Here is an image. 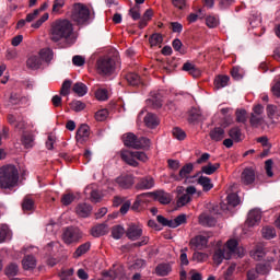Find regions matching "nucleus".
<instances>
[{"instance_id":"1","label":"nucleus","mask_w":280,"mask_h":280,"mask_svg":"<svg viewBox=\"0 0 280 280\" xmlns=\"http://www.w3.org/2000/svg\"><path fill=\"white\" fill-rule=\"evenodd\" d=\"M49 38L52 43L66 40L68 45H73L75 43V33L73 32L71 20L59 19L54 21L50 25Z\"/></svg>"},{"instance_id":"2","label":"nucleus","mask_w":280,"mask_h":280,"mask_svg":"<svg viewBox=\"0 0 280 280\" xmlns=\"http://www.w3.org/2000/svg\"><path fill=\"white\" fill-rule=\"evenodd\" d=\"M19 185V168L12 164L0 167V189H14Z\"/></svg>"},{"instance_id":"3","label":"nucleus","mask_w":280,"mask_h":280,"mask_svg":"<svg viewBox=\"0 0 280 280\" xmlns=\"http://www.w3.org/2000/svg\"><path fill=\"white\" fill-rule=\"evenodd\" d=\"M70 19L77 25H89L91 23V10L84 3H73L70 9Z\"/></svg>"},{"instance_id":"4","label":"nucleus","mask_w":280,"mask_h":280,"mask_svg":"<svg viewBox=\"0 0 280 280\" xmlns=\"http://www.w3.org/2000/svg\"><path fill=\"white\" fill-rule=\"evenodd\" d=\"M249 124L252 128H269L270 125L266 122L264 118V105L258 104L253 107V112L249 117Z\"/></svg>"},{"instance_id":"5","label":"nucleus","mask_w":280,"mask_h":280,"mask_svg":"<svg viewBox=\"0 0 280 280\" xmlns=\"http://www.w3.org/2000/svg\"><path fill=\"white\" fill-rule=\"evenodd\" d=\"M196 188L195 186H188L186 189L183 186H178L176 188V192H177V200H176V205L177 207H185L187 205H189V202L191 201V197L194 196V194H196Z\"/></svg>"},{"instance_id":"6","label":"nucleus","mask_w":280,"mask_h":280,"mask_svg":"<svg viewBox=\"0 0 280 280\" xmlns=\"http://www.w3.org/2000/svg\"><path fill=\"white\" fill-rule=\"evenodd\" d=\"M96 69L100 75H113L115 73V60L109 57H102L96 61Z\"/></svg>"},{"instance_id":"7","label":"nucleus","mask_w":280,"mask_h":280,"mask_svg":"<svg viewBox=\"0 0 280 280\" xmlns=\"http://www.w3.org/2000/svg\"><path fill=\"white\" fill-rule=\"evenodd\" d=\"M277 261V250H271L262 264L256 266L258 275H268L272 270V264Z\"/></svg>"},{"instance_id":"8","label":"nucleus","mask_w":280,"mask_h":280,"mask_svg":"<svg viewBox=\"0 0 280 280\" xmlns=\"http://www.w3.org/2000/svg\"><path fill=\"white\" fill-rule=\"evenodd\" d=\"M272 250H277L275 248H266L264 245L258 244L256 245L250 252L249 256L252 259H255V261H261L262 259H268V256Z\"/></svg>"},{"instance_id":"9","label":"nucleus","mask_w":280,"mask_h":280,"mask_svg":"<svg viewBox=\"0 0 280 280\" xmlns=\"http://www.w3.org/2000/svg\"><path fill=\"white\" fill-rule=\"evenodd\" d=\"M82 238V232L78 228H67L63 231L62 240L65 244H73V242H79Z\"/></svg>"},{"instance_id":"10","label":"nucleus","mask_w":280,"mask_h":280,"mask_svg":"<svg viewBox=\"0 0 280 280\" xmlns=\"http://www.w3.org/2000/svg\"><path fill=\"white\" fill-rule=\"evenodd\" d=\"M126 237L131 242H137L143 237V226L136 223H130L126 230Z\"/></svg>"},{"instance_id":"11","label":"nucleus","mask_w":280,"mask_h":280,"mask_svg":"<svg viewBox=\"0 0 280 280\" xmlns=\"http://www.w3.org/2000/svg\"><path fill=\"white\" fill-rule=\"evenodd\" d=\"M211 233L207 232L201 235H197L192 237L189 242L190 246H195L198 250H202L207 248V245L209 244V238L211 237Z\"/></svg>"},{"instance_id":"12","label":"nucleus","mask_w":280,"mask_h":280,"mask_svg":"<svg viewBox=\"0 0 280 280\" xmlns=\"http://www.w3.org/2000/svg\"><path fill=\"white\" fill-rule=\"evenodd\" d=\"M9 101L12 106H20V108H27L30 106V98L19 93H11Z\"/></svg>"},{"instance_id":"13","label":"nucleus","mask_w":280,"mask_h":280,"mask_svg":"<svg viewBox=\"0 0 280 280\" xmlns=\"http://www.w3.org/2000/svg\"><path fill=\"white\" fill-rule=\"evenodd\" d=\"M89 137H91V128L89 125H81L75 135L77 143H86V141H89Z\"/></svg>"},{"instance_id":"14","label":"nucleus","mask_w":280,"mask_h":280,"mask_svg":"<svg viewBox=\"0 0 280 280\" xmlns=\"http://www.w3.org/2000/svg\"><path fill=\"white\" fill-rule=\"evenodd\" d=\"M105 277H109L112 280L126 279V269H124L122 265H114L113 268L105 273Z\"/></svg>"},{"instance_id":"15","label":"nucleus","mask_w":280,"mask_h":280,"mask_svg":"<svg viewBox=\"0 0 280 280\" xmlns=\"http://www.w3.org/2000/svg\"><path fill=\"white\" fill-rule=\"evenodd\" d=\"M261 222V210L253 209L249 211L246 224L247 226H257Z\"/></svg>"},{"instance_id":"16","label":"nucleus","mask_w":280,"mask_h":280,"mask_svg":"<svg viewBox=\"0 0 280 280\" xmlns=\"http://www.w3.org/2000/svg\"><path fill=\"white\" fill-rule=\"evenodd\" d=\"M26 67L31 71H38L43 67V59L40 56L32 55L26 60Z\"/></svg>"},{"instance_id":"17","label":"nucleus","mask_w":280,"mask_h":280,"mask_svg":"<svg viewBox=\"0 0 280 280\" xmlns=\"http://www.w3.org/2000/svg\"><path fill=\"white\" fill-rule=\"evenodd\" d=\"M150 194V196H154L155 200H158V202L161 205H170V202H172V195H170V192L164 190H156Z\"/></svg>"},{"instance_id":"18","label":"nucleus","mask_w":280,"mask_h":280,"mask_svg":"<svg viewBox=\"0 0 280 280\" xmlns=\"http://www.w3.org/2000/svg\"><path fill=\"white\" fill-rule=\"evenodd\" d=\"M118 184V187L120 189H130L135 185V179L132 176L126 175V176H119L115 180Z\"/></svg>"},{"instance_id":"19","label":"nucleus","mask_w":280,"mask_h":280,"mask_svg":"<svg viewBox=\"0 0 280 280\" xmlns=\"http://www.w3.org/2000/svg\"><path fill=\"white\" fill-rule=\"evenodd\" d=\"M241 183L243 185H253L255 183V171L253 168H245L241 175Z\"/></svg>"},{"instance_id":"20","label":"nucleus","mask_w":280,"mask_h":280,"mask_svg":"<svg viewBox=\"0 0 280 280\" xmlns=\"http://www.w3.org/2000/svg\"><path fill=\"white\" fill-rule=\"evenodd\" d=\"M93 211V207L89 203H79L75 208V213L79 218H89L91 212Z\"/></svg>"},{"instance_id":"21","label":"nucleus","mask_w":280,"mask_h":280,"mask_svg":"<svg viewBox=\"0 0 280 280\" xmlns=\"http://www.w3.org/2000/svg\"><path fill=\"white\" fill-rule=\"evenodd\" d=\"M91 235L93 237H102L108 235V225L106 223H101L91 229Z\"/></svg>"},{"instance_id":"22","label":"nucleus","mask_w":280,"mask_h":280,"mask_svg":"<svg viewBox=\"0 0 280 280\" xmlns=\"http://www.w3.org/2000/svg\"><path fill=\"white\" fill-rule=\"evenodd\" d=\"M154 187V178L152 176H145L140 178L139 183L136 185V189H152Z\"/></svg>"},{"instance_id":"23","label":"nucleus","mask_w":280,"mask_h":280,"mask_svg":"<svg viewBox=\"0 0 280 280\" xmlns=\"http://www.w3.org/2000/svg\"><path fill=\"white\" fill-rule=\"evenodd\" d=\"M209 137L212 141H222L226 137V131L222 127H214L210 130Z\"/></svg>"},{"instance_id":"24","label":"nucleus","mask_w":280,"mask_h":280,"mask_svg":"<svg viewBox=\"0 0 280 280\" xmlns=\"http://www.w3.org/2000/svg\"><path fill=\"white\" fill-rule=\"evenodd\" d=\"M224 259H231V255L226 253V248H218L213 254V261L217 266H220Z\"/></svg>"},{"instance_id":"25","label":"nucleus","mask_w":280,"mask_h":280,"mask_svg":"<svg viewBox=\"0 0 280 280\" xmlns=\"http://www.w3.org/2000/svg\"><path fill=\"white\" fill-rule=\"evenodd\" d=\"M122 161L127 163V165H131V167H138L139 162H137V158H135V152L132 151H125L120 154Z\"/></svg>"},{"instance_id":"26","label":"nucleus","mask_w":280,"mask_h":280,"mask_svg":"<svg viewBox=\"0 0 280 280\" xmlns=\"http://www.w3.org/2000/svg\"><path fill=\"white\" fill-rule=\"evenodd\" d=\"M36 257L34 255H26L22 259L23 270H34L36 268Z\"/></svg>"},{"instance_id":"27","label":"nucleus","mask_w":280,"mask_h":280,"mask_svg":"<svg viewBox=\"0 0 280 280\" xmlns=\"http://www.w3.org/2000/svg\"><path fill=\"white\" fill-rule=\"evenodd\" d=\"M228 135L234 140V143H241V141H244V133L240 127H232Z\"/></svg>"},{"instance_id":"28","label":"nucleus","mask_w":280,"mask_h":280,"mask_svg":"<svg viewBox=\"0 0 280 280\" xmlns=\"http://www.w3.org/2000/svg\"><path fill=\"white\" fill-rule=\"evenodd\" d=\"M170 272H172V264L170 262L159 264L155 268V273L158 277H167Z\"/></svg>"},{"instance_id":"29","label":"nucleus","mask_w":280,"mask_h":280,"mask_svg":"<svg viewBox=\"0 0 280 280\" xmlns=\"http://www.w3.org/2000/svg\"><path fill=\"white\" fill-rule=\"evenodd\" d=\"M217 223L218 220L210 214L202 213L199 215V224H201V226H215Z\"/></svg>"},{"instance_id":"30","label":"nucleus","mask_w":280,"mask_h":280,"mask_svg":"<svg viewBox=\"0 0 280 280\" xmlns=\"http://www.w3.org/2000/svg\"><path fill=\"white\" fill-rule=\"evenodd\" d=\"M148 103L152 108H161L163 106V96L160 93H151V97L148 100Z\"/></svg>"},{"instance_id":"31","label":"nucleus","mask_w":280,"mask_h":280,"mask_svg":"<svg viewBox=\"0 0 280 280\" xmlns=\"http://www.w3.org/2000/svg\"><path fill=\"white\" fill-rule=\"evenodd\" d=\"M122 141H124V144L126 145V148H133V150H136V148L138 147L137 136L132 132L124 135Z\"/></svg>"},{"instance_id":"32","label":"nucleus","mask_w":280,"mask_h":280,"mask_svg":"<svg viewBox=\"0 0 280 280\" xmlns=\"http://www.w3.org/2000/svg\"><path fill=\"white\" fill-rule=\"evenodd\" d=\"M237 246H240V243L237 242V240L231 238L226 242L223 248H225L226 254L230 255V257H233V255L237 253Z\"/></svg>"},{"instance_id":"33","label":"nucleus","mask_w":280,"mask_h":280,"mask_svg":"<svg viewBox=\"0 0 280 280\" xmlns=\"http://www.w3.org/2000/svg\"><path fill=\"white\" fill-rule=\"evenodd\" d=\"M144 124L147 128L154 129L160 124L159 117L152 113H148L144 117Z\"/></svg>"},{"instance_id":"34","label":"nucleus","mask_w":280,"mask_h":280,"mask_svg":"<svg viewBox=\"0 0 280 280\" xmlns=\"http://www.w3.org/2000/svg\"><path fill=\"white\" fill-rule=\"evenodd\" d=\"M183 71H187L189 75H192V78H200V69H198L194 63L186 62L183 65Z\"/></svg>"},{"instance_id":"35","label":"nucleus","mask_w":280,"mask_h":280,"mask_svg":"<svg viewBox=\"0 0 280 280\" xmlns=\"http://www.w3.org/2000/svg\"><path fill=\"white\" fill-rule=\"evenodd\" d=\"M72 91L78 95V97H84V95L89 93V88L82 82H77L74 83Z\"/></svg>"},{"instance_id":"36","label":"nucleus","mask_w":280,"mask_h":280,"mask_svg":"<svg viewBox=\"0 0 280 280\" xmlns=\"http://www.w3.org/2000/svg\"><path fill=\"white\" fill-rule=\"evenodd\" d=\"M231 78L229 75H218L214 79V89L220 90L224 89L225 86H229Z\"/></svg>"},{"instance_id":"37","label":"nucleus","mask_w":280,"mask_h":280,"mask_svg":"<svg viewBox=\"0 0 280 280\" xmlns=\"http://www.w3.org/2000/svg\"><path fill=\"white\" fill-rule=\"evenodd\" d=\"M198 185L202 186V190L203 191H211V189L213 188V183L211 182V179L207 176H199V178L197 179Z\"/></svg>"},{"instance_id":"38","label":"nucleus","mask_w":280,"mask_h":280,"mask_svg":"<svg viewBox=\"0 0 280 280\" xmlns=\"http://www.w3.org/2000/svg\"><path fill=\"white\" fill-rule=\"evenodd\" d=\"M220 170V163H208L207 165L201 167V174H206L207 176H211V174H215Z\"/></svg>"},{"instance_id":"39","label":"nucleus","mask_w":280,"mask_h":280,"mask_svg":"<svg viewBox=\"0 0 280 280\" xmlns=\"http://www.w3.org/2000/svg\"><path fill=\"white\" fill-rule=\"evenodd\" d=\"M89 250H91V243L86 242L82 245H80L75 252L73 253V258L78 259L80 257H82V255H86V253H89Z\"/></svg>"},{"instance_id":"40","label":"nucleus","mask_w":280,"mask_h":280,"mask_svg":"<svg viewBox=\"0 0 280 280\" xmlns=\"http://www.w3.org/2000/svg\"><path fill=\"white\" fill-rule=\"evenodd\" d=\"M126 80L130 86H139L141 84V77L135 72L127 73Z\"/></svg>"},{"instance_id":"41","label":"nucleus","mask_w":280,"mask_h":280,"mask_svg":"<svg viewBox=\"0 0 280 280\" xmlns=\"http://www.w3.org/2000/svg\"><path fill=\"white\" fill-rule=\"evenodd\" d=\"M194 172V164L188 163L184 165L179 171V178L177 180H183V178H189V174Z\"/></svg>"},{"instance_id":"42","label":"nucleus","mask_w":280,"mask_h":280,"mask_svg":"<svg viewBox=\"0 0 280 280\" xmlns=\"http://www.w3.org/2000/svg\"><path fill=\"white\" fill-rule=\"evenodd\" d=\"M22 210L24 212L34 211V199L30 195L25 196L22 201Z\"/></svg>"},{"instance_id":"43","label":"nucleus","mask_w":280,"mask_h":280,"mask_svg":"<svg viewBox=\"0 0 280 280\" xmlns=\"http://www.w3.org/2000/svg\"><path fill=\"white\" fill-rule=\"evenodd\" d=\"M126 235V229L121 225H115L112 228V237L114 240H121Z\"/></svg>"},{"instance_id":"44","label":"nucleus","mask_w":280,"mask_h":280,"mask_svg":"<svg viewBox=\"0 0 280 280\" xmlns=\"http://www.w3.org/2000/svg\"><path fill=\"white\" fill-rule=\"evenodd\" d=\"M136 150H148L151 145L150 139L145 137L137 138L136 140Z\"/></svg>"},{"instance_id":"45","label":"nucleus","mask_w":280,"mask_h":280,"mask_svg":"<svg viewBox=\"0 0 280 280\" xmlns=\"http://www.w3.org/2000/svg\"><path fill=\"white\" fill-rule=\"evenodd\" d=\"M4 275L7 277H16L19 275V265L15 262L9 264L4 269Z\"/></svg>"},{"instance_id":"46","label":"nucleus","mask_w":280,"mask_h":280,"mask_svg":"<svg viewBox=\"0 0 280 280\" xmlns=\"http://www.w3.org/2000/svg\"><path fill=\"white\" fill-rule=\"evenodd\" d=\"M187 223V214H179L175 219L171 220V229H177L180 224Z\"/></svg>"},{"instance_id":"47","label":"nucleus","mask_w":280,"mask_h":280,"mask_svg":"<svg viewBox=\"0 0 280 280\" xmlns=\"http://www.w3.org/2000/svg\"><path fill=\"white\" fill-rule=\"evenodd\" d=\"M22 144L24 145V148L30 149V148H34V135L32 133H24L22 136Z\"/></svg>"},{"instance_id":"48","label":"nucleus","mask_w":280,"mask_h":280,"mask_svg":"<svg viewBox=\"0 0 280 280\" xmlns=\"http://www.w3.org/2000/svg\"><path fill=\"white\" fill-rule=\"evenodd\" d=\"M150 196H151L150 192H143V194L138 195L131 209L133 211H137V209H139V206L141 205V202H145V198H150Z\"/></svg>"},{"instance_id":"49","label":"nucleus","mask_w":280,"mask_h":280,"mask_svg":"<svg viewBox=\"0 0 280 280\" xmlns=\"http://www.w3.org/2000/svg\"><path fill=\"white\" fill-rule=\"evenodd\" d=\"M7 240H12V232L10 228L4 225L0 229V244H3Z\"/></svg>"},{"instance_id":"50","label":"nucleus","mask_w":280,"mask_h":280,"mask_svg":"<svg viewBox=\"0 0 280 280\" xmlns=\"http://www.w3.org/2000/svg\"><path fill=\"white\" fill-rule=\"evenodd\" d=\"M149 43L151 47H158V45H161L163 43V35L161 33H154L150 36Z\"/></svg>"},{"instance_id":"51","label":"nucleus","mask_w":280,"mask_h":280,"mask_svg":"<svg viewBox=\"0 0 280 280\" xmlns=\"http://www.w3.org/2000/svg\"><path fill=\"white\" fill-rule=\"evenodd\" d=\"M261 233H262V237H265V240H272V237L277 236V232L275 231V228H272V226L262 228Z\"/></svg>"},{"instance_id":"52","label":"nucleus","mask_w":280,"mask_h":280,"mask_svg":"<svg viewBox=\"0 0 280 280\" xmlns=\"http://www.w3.org/2000/svg\"><path fill=\"white\" fill-rule=\"evenodd\" d=\"M209 259V255L202 252H195L192 254V261H197V264H205Z\"/></svg>"},{"instance_id":"53","label":"nucleus","mask_w":280,"mask_h":280,"mask_svg":"<svg viewBox=\"0 0 280 280\" xmlns=\"http://www.w3.org/2000/svg\"><path fill=\"white\" fill-rule=\"evenodd\" d=\"M172 135L175 139H177V141H185V139H187V133H185V130L178 127L173 128Z\"/></svg>"},{"instance_id":"54","label":"nucleus","mask_w":280,"mask_h":280,"mask_svg":"<svg viewBox=\"0 0 280 280\" xmlns=\"http://www.w3.org/2000/svg\"><path fill=\"white\" fill-rule=\"evenodd\" d=\"M39 54H40L39 58L45 60V62H51V60H54V50L49 48L40 50Z\"/></svg>"},{"instance_id":"55","label":"nucleus","mask_w":280,"mask_h":280,"mask_svg":"<svg viewBox=\"0 0 280 280\" xmlns=\"http://www.w3.org/2000/svg\"><path fill=\"white\" fill-rule=\"evenodd\" d=\"M74 200H75V195H73L71 192L65 194L61 197V203L65 207H69V205H71Z\"/></svg>"},{"instance_id":"56","label":"nucleus","mask_w":280,"mask_h":280,"mask_svg":"<svg viewBox=\"0 0 280 280\" xmlns=\"http://www.w3.org/2000/svg\"><path fill=\"white\" fill-rule=\"evenodd\" d=\"M70 108L75 113H80L81 110H84V108H86V104L81 101H73L70 103Z\"/></svg>"},{"instance_id":"57","label":"nucleus","mask_w":280,"mask_h":280,"mask_svg":"<svg viewBox=\"0 0 280 280\" xmlns=\"http://www.w3.org/2000/svg\"><path fill=\"white\" fill-rule=\"evenodd\" d=\"M226 200L230 207H237L240 205V197L235 192L228 195Z\"/></svg>"},{"instance_id":"58","label":"nucleus","mask_w":280,"mask_h":280,"mask_svg":"<svg viewBox=\"0 0 280 280\" xmlns=\"http://www.w3.org/2000/svg\"><path fill=\"white\" fill-rule=\"evenodd\" d=\"M95 97L100 102H106V100H108V90H106V89H98L95 92Z\"/></svg>"},{"instance_id":"59","label":"nucleus","mask_w":280,"mask_h":280,"mask_svg":"<svg viewBox=\"0 0 280 280\" xmlns=\"http://www.w3.org/2000/svg\"><path fill=\"white\" fill-rule=\"evenodd\" d=\"M206 25L210 28L218 27V25H220V19L215 15H210L206 19Z\"/></svg>"},{"instance_id":"60","label":"nucleus","mask_w":280,"mask_h":280,"mask_svg":"<svg viewBox=\"0 0 280 280\" xmlns=\"http://www.w3.org/2000/svg\"><path fill=\"white\" fill-rule=\"evenodd\" d=\"M187 250H189V248L187 247H184L180 249L179 260L182 266H189V259L187 258Z\"/></svg>"},{"instance_id":"61","label":"nucleus","mask_w":280,"mask_h":280,"mask_svg":"<svg viewBox=\"0 0 280 280\" xmlns=\"http://www.w3.org/2000/svg\"><path fill=\"white\" fill-rule=\"evenodd\" d=\"M235 115L237 124H246V109H237Z\"/></svg>"},{"instance_id":"62","label":"nucleus","mask_w":280,"mask_h":280,"mask_svg":"<svg viewBox=\"0 0 280 280\" xmlns=\"http://www.w3.org/2000/svg\"><path fill=\"white\" fill-rule=\"evenodd\" d=\"M69 91H71V80H66L61 85L60 94L65 97L69 94Z\"/></svg>"},{"instance_id":"63","label":"nucleus","mask_w":280,"mask_h":280,"mask_svg":"<svg viewBox=\"0 0 280 280\" xmlns=\"http://www.w3.org/2000/svg\"><path fill=\"white\" fill-rule=\"evenodd\" d=\"M107 117H108V109H101L95 114L96 121H106Z\"/></svg>"},{"instance_id":"64","label":"nucleus","mask_w":280,"mask_h":280,"mask_svg":"<svg viewBox=\"0 0 280 280\" xmlns=\"http://www.w3.org/2000/svg\"><path fill=\"white\" fill-rule=\"evenodd\" d=\"M235 268H237L236 264H232L226 271L224 272V279L225 280H231V278L233 277V273L235 272Z\"/></svg>"}]
</instances>
